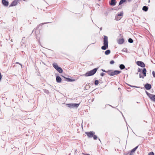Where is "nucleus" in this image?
Segmentation results:
<instances>
[{
  "mask_svg": "<svg viewBox=\"0 0 155 155\" xmlns=\"http://www.w3.org/2000/svg\"><path fill=\"white\" fill-rule=\"evenodd\" d=\"M138 147V146H137L136 147H135L134 148V149H133L131 151V152L130 153H134L135 151L136 150V149H137Z\"/></svg>",
  "mask_w": 155,
  "mask_h": 155,
  "instance_id": "6ab92c4d",
  "label": "nucleus"
},
{
  "mask_svg": "<svg viewBox=\"0 0 155 155\" xmlns=\"http://www.w3.org/2000/svg\"><path fill=\"white\" fill-rule=\"evenodd\" d=\"M93 137L94 139L95 140H97V136L94 134V135Z\"/></svg>",
  "mask_w": 155,
  "mask_h": 155,
  "instance_id": "a878e982",
  "label": "nucleus"
},
{
  "mask_svg": "<svg viewBox=\"0 0 155 155\" xmlns=\"http://www.w3.org/2000/svg\"><path fill=\"white\" fill-rule=\"evenodd\" d=\"M121 18V17L119 16L116 15L115 17V19L117 21H118Z\"/></svg>",
  "mask_w": 155,
  "mask_h": 155,
  "instance_id": "f3484780",
  "label": "nucleus"
},
{
  "mask_svg": "<svg viewBox=\"0 0 155 155\" xmlns=\"http://www.w3.org/2000/svg\"><path fill=\"white\" fill-rule=\"evenodd\" d=\"M56 70L60 73H62L63 72V70L60 67H59Z\"/></svg>",
  "mask_w": 155,
  "mask_h": 155,
  "instance_id": "2eb2a0df",
  "label": "nucleus"
},
{
  "mask_svg": "<svg viewBox=\"0 0 155 155\" xmlns=\"http://www.w3.org/2000/svg\"><path fill=\"white\" fill-rule=\"evenodd\" d=\"M145 88L147 90L150 89L151 88V85L148 84H146L145 85Z\"/></svg>",
  "mask_w": 155,
  "mask_h": 155,
  "instance_id": "9d476101",
  "label": "nucleus"
},
{
  "mask_svg": "<svg viewBox=\"0 0 155 155\" xmlns=\"http://www.w3.org/2000/svg\"><path fill=\"white\" fill-rule=\"evenodd\" d=\"M146 93L151 101L155 102V95L151 94L147 91Z\"/></svg>",
  "mask_w": 155,
  "mask_h": 155,
  "instance_id": "20e7f679",
  "label": "nucleus"
},
{
  "mask_svg": "<svg viewBox=\"0 0 155 155\" xmlns=\"http://www.w3.org/2000/svg\"><path fill=\"white\" fill-rule=\"evenodd\" d=\"M130 155H133L132 154V153H130Z\"/></svg>",
  "mask_w": 155,
  "mask_h": 155,
  "instance_id": "2f4dec72",
  "label": "nucleus"
},
{
  "mask_svg": "<svg viewBox=\"0 0 155 155\" xmlns=\"http://www.w3.org/2000/svg\"><path fill=\"white\" fill-rule=\"evenodd\" d=\"M97 69L95 68L90 71L87 72L84 75L86 77H88L94 75L96 72Z\"/></svg>",
  "mask_w": 155,
  "mask_h": 155,
  "instance_id": "f03ea898",
  "label": "nucleus"
},
{
  "mask_svg": "<svg viewBox=\"0 0 155 155\" xmlns=\"http://www.w3.org/2000/svg\"><path fill=\"white\" fill-rule=\"evenodd\" d=\"M126 0H121L119 2V5H120L123 4L124 2L126 1Z\"/></svg>",
  "mask_w": 155,
  "mask_h": 155,
  "instance_id": "4be33fe9",
  "label": "nucleus"
},
{
  "mask_svg": "<svg viewBox=\"0 0 155 155\" xmlns=\"http://www.w3.org/2000/svg\"><path fill=\"white\" fill-rule=\"evenodd\" d=\"M66 79L69 81H75L74 79H71L70 78H66Z\"/></svg>",
  "mask_w": 155,
  "mask_h": 155,
  "instance_id": "412c9836",
  "label": "nucleus"
},
{
  "mask_svg": "<svg viewBox=\"0 0 155 155\" xmlns=\"http://www.w3.org/2000/svg\"><path fill=\"white\" fill-rule=\"evenodd\" d=\"M142 9L143 11L147 12L148 10V7L146 6H144L143 7Z\"/></svg>",
  "mask_w": 155,
  "mask_h": 155,
  "instance_id": "dca6fc26",
  "label": "nucleus"
},
{
  "mask_svg": "<svg viewBox=\"0 0 155 155\" xmlns=\"http://www.w3.org/2000/svg\"><path fill=\"white\" fill-rule=\"evenodd\" d=\"M110 51L109 50H107L105 52V54L106 55H108L110 54Z\"/></svg>",
  "mask_w": 155,
  "mask_h": 155,
  "instance_id": "aec40b11",
  "label": "nucleus"
},
{
  "mask_svg": "<svg viewBox=\"0 0 155 155\" xmlns=\"http://www.w3.org/2000/svg\"><path fill=\"white\" fill-rule=\"evenodd\" d=\"M107 74L110 76H113L117 75L121 72V71L117 70L116 71H108Z\"/></svg>",
  "mask_w": 155,
  "mask_h": 155,
  "instance_id": "7ed1b4c3",
  "label": "nucleus"
},
{
  "mask_svg": "<svg viewBox=\"0 0 155 155\" xmlns=\"http://www.w3.org/2000/svg\"><path fill=\"white\" fill-rule=\"evenodd\" d=\"M104 74H105L104 73H101V76H103L104 75Z\"/></svg>",
  "mask_w": 155,
  "mask_h": 155,
  "instance_id": "c756f323",
  "label": "nucleus"
},
{
  "mask_svg": "<svg viewBox=\"0 0 155 155\" xmlns=\"http://www.w3.org/2000/svg\"><path fill=\"white\" fill-rule=\"evenodd\" d=\"M128 41L129 42H130V43H132L133 42V41L131 38H130L128 39Z\"/></svg>",
  "mask_w": 155,
  "mask_h": 155,
  "instance_id": "b1692460",
  "label": "nucleus"
},
{
  "mask_svg": "<svg viewBox=\"0 0 155 155\" xmlns=\"http://www.w3.org/2000/svg\"><path fill=\"white\" fill-rule=\"evenodd\" d=\"M142 73L143 74V76H142L140 74L139 75L140 78H144V77H145L146 76V68H144L143 69V71H142Z\"/></svg>",
  "mask_w": 155,
  "mask_h": 155,
  "instance_id": "6e6552de",
  "label": "nucleus"
},
{
  "mask_svg": "<svg viewBox=\"0 0 155 155\" xmlns=\"http://www.w3.org/2000/svg\"><path fill=\"white\" fill-rule=\"evenodd\" d=\"M116 1L115 0H111L110 2V4L111 5L114 6L116 5Z\"/></svg>",
  "mask_w": 155,
  "mask_h": 155,
  "instance_id": "ddd939ff",
  "label": "nucleus"
},
{
  "mask_svg": "<svg viewBox=\"0 0 155 155\" xmlns=\"http://www.w3.org/2000/svg\"><path fill=\"white\" fill-rule=\"evenodd\" d=\"M95 132L93 131L85 132V134L87 135L88 137L89 138L92 137L95 134Z\"/></svg>",
  "mask_w": 155,
  "mask_h": 155,
  "instance_id": "423d86ee",
  "label": "nucleus"
},
{
  "mask_svg": "<svg viewBox=\"0 0 155 155\" xmlns=\"http://www.w3.org/2000/svg\"><path fill=\"white\" fill-rule=\"evenodd\" d=\"M124 42V39L123 38H120L117 41L118 44H123Z\"/></svg>",
  "mask_w": 155,
  "mask_h": 155,
  "instance_id": "9b49d317",
  "label": "nucleus"
},
{
  "mask_svg": "<svg viewBox=\"0 0 155 155\" xmlns=\"http://www.w3.org/2000/svg\"><path fill=\"white\" fill-rule=\"evenodd\" d=\"M54 68L56 70L59 67L58 64L56 63H54L52 64Z\"/></svg>",
  "mask_w": 155,
  "mask_h": 155,
  "instance_id": "4468645a",
  "label": "nucleus"
},
{
  "mask_svg": "<svg viewBox=\"0 0 155 155\" xmlns=\"http://www.w3.org/2000/svg\"><path fill=\"white\" fill-rule=\"evenodd\" d=\"M99 1H100L101 0H98Z\"/></svg>",
  "mask_w": 155,
  "mask_h": 155,
  "instance_id": "f704fd0d",
  "label": "nucleus"
},
{
  "mask_svg": "<svg viewBox=\"0 0 155 155\" xmlns=\"http://www.w3.org/2000/svg\"><path fill=\"white\" fill-rule=\"evenodd\" d=\"M66 105L69 107L72 108L73 107H78L79 105V104H67Z\"/></svg>",
  "mask_w": 155,
  "mask_h": 155,
  "instance_id": "39448f33",
  "label": "nucleus"
},
{
  "mask_svg": "<svg viewBox=\"0 0 155 155\" xmlns=\"http://www.w3.org/2000/svg\"><path fill=\"white\" fill-rule=\"evenodd\" d=\"M102 71L104 72H106V73H107V72L108 71H106L105 70H103V69H102Z\"/></svg>",
  "mask_w": 155,
  "mask_h": 155,
  "instance_id": "7c9ffc66",
  "label": "nucleus"
},
{
  "mask_svg": "<svg viewBox=\"0 0 155 155\" xmlns=\"http://www.w3.org/2000/svg\"><path fill=\"white\" fill-rule=\"evenodd\" d=\"M149 155H154V153L153 152H151L149 153Z\"/></svg>",
  "mask_w": 155,
  "mask_h": 155,
  "instance_id": "cd10ccee",
  "label": "nucleus"
},
{
  "mask_svg": "<svg viewBox=\"0 0 155 155\" xmlns=\"http://www.w3.org/2000/svg\"><path fill=\"white\" fill-rule=\"evenodd\" d=\"M104 45L101 47L102 50H105L108 48V37L106 36H104Z\"/></svg>",
  "mask_w": 155,
  "mask_h": 155,
  "instance_id": "f257e3e1",
  "label": "nucleus"
},
{
  "mask_svg": "<svg viewBox=\"0 0 155 155\" xmlns=\"http://www.w3.org/2000/svg\"><path fill=\"white\" fill-rule=\"evenodd\" d=\"M137 64L142 68L145 67V64L144 63L141 61H137L136 62Z\"/></svg>",
  "mask_w": 155,
  "mask_h": 155,
  "instance_id": "0eeeda50",
  "label": "nucleus"
},
{
  "mask_svg": "<svg viewBox=\"0 0 155 155\" xmlns=\"http://www.w3.org/2000/svg\"><path fill=\"white\" fill-rule=\"evenodd\" d=\"M152 74L154 77H155V72L154 71L152 72Z\"/></svg>",
  "mask_w": 155,
  "mask_h": 155,
  "instance_id": "c85d7f7f",
  "label": "nucleus"
},
{
  "mask_svg": "<svg viewBox=\"0 0 155 155\" xmlns=\"http://www.w3.org/2000/svg\"><path fill=\"white\" fill-rule=\"evenodd\" d=\"M84 155H89V154H85Z\"/></svg>",
  "mask_w": 155,
  "mask_h": 155,
  "instance_id": "473e14b6",
  "label": "nucleus"
},
{
  "mask_svg": "<svg viewBox=\"0 0 155 155\" xmlns=\"http://www.w3.org/2000/svg\"><path fill=\"white\" fill-rule=\"evenodd\" d=\"M114 63V61L113 60L111 61L110 62V63L111 64H113Z\"/></svg>",
  "mask_w": 155,
  "mask_h": 155,
  "instance_id": "bb28decb",
  "label": "nucleus"
},
{
  "mask_svg": "<svg viewBox=\"0 0 155 155\" xmlns=\"http://www.w3.org/2000/svg\"><path fill=\"white\" fill-rule=\"evenodd\" d=\"M99 83V81L98 80H96L94 82V84L95 85H97Z\"/></svg>",
  "mask_w": 155,
  "mask_h": 155,
  "instance_id": "5701e85b",
  "label": "nucleus"
},
{
  "mask_svg": "<svg viewBox=\"0 0 155 155\" xmlns=\"http://www.w3.org/2000/svg\"><path fill=\"white\" fill-rule=\"evenodd\" d=\"M119 67L121 69H124L125 68L124 65L123 64H120Z\"/></svg>",
  "mask_w": 155,
  "mask_h": 155,
  "instance_id": "a211bd4d",
  "label": "nucleus"
},
{
  "mask_svg": "<svg viewBox=\"0 0 155 155\" xmlns=\"http://www.w3.org/2000/svg\"><path fill=\"white\" fill-rule=\"evenodd\" d=\"M56 80L57 82L60 83L61 82V79L60 77L58 76L56 77Z\"/></svg>",
  "mask_w": 155,
  "mask_h": 155,
  "instance_id": "f8f14e48",
  "label": "nucleus"
},
{
  "mask_svg": "<svg viewBox=\"0 0 155 155\" xmlns=\"http://www.w3.org/2000/svg\"><path fill=\"white\" fill-rule=\"evenodd\" d=\"M2 3L3 5L5 6H8L9 4L8 2L6 0H2Z\"/></svg>",
  "mask_w": 155,
  "mask_h": 155,
  "instance_id": "1a4fd4ad",
  "label": "nucleus"
},
{
  "mask_svg": "<svg viewBox=\"0 0 155 155\" xmlns=\"http://www.w3.org/2000/svg\"><path fill=\"white\" fill-rule=\"evenodd\" d=\"M123 15V13L122 12H120L119 14L117 15L118 16H119L121 17V16Z\"/></svg>",
  "mask_w": 155,
  "mask_h": 155,
  "instance_id": "393cba45",
  "label": "nucleus"
},
{
  "mask_svg": "<svg viewBox=\"0 0 155 155\" xmlns=\"http://www.w3.org/2000/svg\"><path fill=\"white\" fill-rule=\"evenodd\" d=\"M128 1H131V0H128Z\"/></svg>",
  "mask_w": 155,
  "mask_h": 155,
  "instance_id": "72a5a7b5",
  "label": "nucleus"
}]
</instances>
